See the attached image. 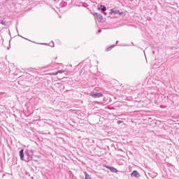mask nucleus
I'll use <instances>...</instances> for the list:
<instances>
[{
  "label": "nucleus",
  "instance_id": "obj_7",
  "mask_svg": "<svg viewBox=\"0 0 179 179\" xmlns=\"http://www.w3.org/2000/svg\"><path fill=\"white\" fill-rule=\"evenodd\" d=\"M84 174L85 175V179H92L90 176H89V174L87 173V172H84Z\"/></svg>",
  "mask_w": 179,
  "mask_h": 179
},
{
  "label": "nucleus",
  "instance_id": "obj_10",
  "mask_svg": "<svg viewBox=\"0 0 179 179\" xmlns=\"http://www.w3.org/2000/svg\"><path fill=\"white\" fill-rule=\"evenodd\" d=\"M110 13H111V14H113V13L117 14V11L112 10L111 12H110Z\"/></svg>",
  "mask_w": 179,
  "mask_h": 179
},
{
  "label": "nucleus",
  "instance_id": "obj_3",
  "mask_svg": "<svg viewBox=\"0 0 179 179\" xmlns=\"http://www.w3.org/2000/svg\"><path fill=\"white\" fill-rule=\"evenodd\" d=\"M103 167L110 170L112 173H118V170L114 167L108 166L107 165H103Z\"/></svg>",
  "mask_w": 179,
  "mask_h": 179
},
{
  "label": "nucleus",
  "instance_id": "obj_5",
  "mask_svg": "<svg viewBox=\"0 0 179 179\" xmlns=\"http://www.w3.org/2000/svg\"><path fill=\"white\" fill-rule=\"evenodd\" d=\"M24 152V150L23 149L20 151V156L21 160H24V154L23 153Z\"/></svg>",
  "mask_w": 179,
  "mask_h": 179
},
{
  "label": "nucleus",
  "instance_id": "obj_1",
  "mask_svg": "<svg viewBox=\"0 0 179 179\" xmlns=\"http://www.w3.org/2000/svg\"><path fill=\"white\" fill-rule=\"evenodd\" d=\"M94 16L95 19H96L98 20V22H100V23H104L105 20H104V18L103 17V15H101V14H99L97 13H95L94 14Z\"/></svg>",
  "mask_w": 179,
  "mask_h": 179
},
{
  "label": "nucleus",
  "instance_id": "obj_6",
  "mask_svg": "<svg viewBox=\"0 0 179 179\" xmlns=\"http://www.w3.org/2000/svg\"><path fill=\"white\" fill-rule=\"evenodd\" d=\"M113 48H114V45L113 46H106V51H111V50H113Z\"/></svg>",
  "mask_w": 179,
  "mask_h": 179
},
{
  "label": "nucleus",
  "instance_id": "obj_4",
  "mask_svg": "<svg viewBox=\"0 0 179 179\" xmlns=\"http://www.w3.org/2000/svg\"><path fill=\"white\" fill-rule=\"evenodd\" d=\"M131 176V177H136V178H138V177H139V173L137 171H134Z\"/></svg>",
  "mask_w": 179,
  "mask_h": 179
},
{
  "label": "nucleus",
  "instance_id": "obj_2",
  "mask_svg": "<svg viewBox=\"0 0 179 179\" xmlns=\"http://www.w3.org/2000/svg\"><path fill=\"white\" fill-rule=\"evenodd\" d=\"M90 96L94 99H99L103 97V94L101 92H91Z\"/></svg>",
  "mask_w": 179,
  "mask_h": 179
},
{
  "label": "nucleus",
  "instance_id": "obj_13",
  "mask_svg": "<svg viewBox=\"0 0 179 179\" xmlns=\"http://www.w3.org/2000/svg\"><path fill=\"white\" fill-rule=\"evenodd\" d=\"M54 1H57V0H54Z\"/></svg>",
  "mask_w": 179,
  "mask_h": 179
},
{
  "label": "nucleus",
  "instance_id": "obj_11",
  "mask_svg": "<svg viewBox=\"0 0 179 179\" xmlns=\"http://www.w3.org/2000/svg\"><path fill=\"white\" fill-rule=\"evenodd\" d=\"M1 24L6 25V21H2V22H1Z\"/></svg>",
  "mask_w": 179,
  "mask_h": 179
},
{
  "label": "nucleus",
  "instance_id": "obj_9",
  "mask_svg": "<svg viewBox=\"0 0 179 179\" xmlns=\"http://www.w3.org/2000/svg\"><path fill=\"white\" fill-rule=\"evenodd\" d=\"M61 73V71H58L57 73H50V75H58V73Z\"/></svg>",
  "mask_w": 179,
  "mask_h": 179
},
{
  "label": "nucleus",
  "instance_id": "obj_12",
  "mask_svg": "<svg viewBox=\"0 0 179 179\" xmlns=\"http://www.w3.org/2000/svg\"><path fill=\"white\" fill-rule=\"evenodd\" d=\"M122 122H124L121 121V120L117 121V124H122Z\"/></svg>",
  "mask_w": 179,
  "mask_h": 179
},
{
  "label": "nucleus",
  "instance_id": "obj_8",
  "mask_svg": "<svg viewBox=\"0 0 179 179\" xmlns=\"http://www.w3.org/2000/svg\"><path fill=\"white\" fill-rule=\"evenodd\" d=\"M101 8H102L101 9V10L102 12H105V10H107V8H106V6H101Z\"/></svg>",
  "mask_w": 179,
  "mask_h": 179
}]
</instances>
